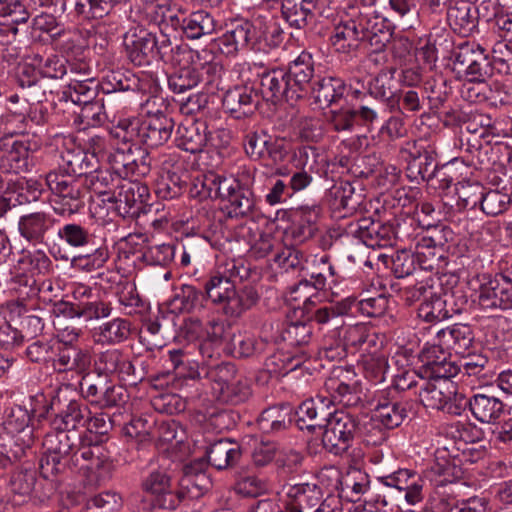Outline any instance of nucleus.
Returning a JSON list of instances; mask_svg holds the SVG:
<instances>
[{
	"label": "nucleus",
	"instance_id": "f257e3e1",
	"mask_svg": "<svg viewBox=\"0 0 512 512\" xmlns=\"http://www.w3.org/2000/svg\"><path fill=\"white\" fill-rule=\"evenodd\" d=\"M362 8L352 7L348 18L335 26L331 35V43L336 51L350 53L367 44L372 51L380 52L390 42L392 32L385 19L375 14L369 7L373 0Z\"/></svg>",
	"mask_w": 512,
	"mask_h": 512
},
{
	"label": "nucleus",
	"instance_id": "f03ea898",
	"mask_svg": "<svg viewBox=\"0 0 512 512\" xmlns=\"http://www.w3.org/2000/svg\"><path fill=\"white\" fill-rule=\"evenodd\" d=\"M82 438L75 430L54 428L44 436L43 454L40 459V474L45 479H53L65 472L69 458Z\"/></svg>",
	"mask_w": 512,
	"mask_h": 512
},
{
	"label": "nucleus",
	"instance_id": "7ed1b4c3",
	"mask_svg": "<svg viewBox=\"0 0 512 512\" xmlns=\"http://www.w3.org/2000/svg\"><path fill=\"white\" fill-rule=\"evenodd\" d=\"M173 129V119L158 112L142 122L137 119L119 121L115 135L123 141H134L138 146L143 144L148 148H157L171 138Z\"/></svg>",
	"mask_w": 512,
	"mask_h": 512
},
{
	"label": "nucleus",
	"instance_id": "20e7f679",
	"mask_svg": "<svg viewBox=\"0 0 512 512\" xmlns=\"http://www.w3.org/2000/svg\"><path fill=\"white\" fill-rule=\"evenodd\" d=\"M45 182L52 194L51 203L56 214L70 217L84 207V186L77 177L53 170L46 174Z\"/></svg>",
	"mask_w": 512,
	"mask_h": 512
},
{
	"label": "nucleus",
	"instance_id": "39448f33",
	"mask_svg": "<svg viewBox=\"0 0 512 512\" xmlns=\"http://www.w3.org/2000/svg\"><path fill=\"white\" fill-rule=\"evenodd\" d=\"M175 141L180 149L196 154L225 147L229 135L225 130L210 131L204 121L186 120L178 126Z\"/></svg>",
	"mask_w": 512,
	"mask_h": 512
},
{
	"label": "nucleus",
	"instance_id": "423d86ee",
	"mask_svg": "<svg viewBox=\"0 0 512 512\" xmlns=\"http://www.w3.org/2000/svg\"><path fill=\"white\" fill-rule=\"evenodd\" d=\"M323 427V446L334 455L347 452L354 439L361 434L358 417L343 410L331 412Z\"/></svg>",
	"mask_w": 512,
	"mask_h": 512
},
{
	"label": "nucleus",
	"instance_id": "0eeeda50",
	"mask_svg": "<svg viewBox=\"0 0 512 512\" xmlns=\"http://www.w3.org/2000/svg\"><path fill=\"white\" fill-rule=\"evenodd\" d=\"M256 32V20H233L226 32L217 39L218 48L228 56H234L240 51H261L264 45H259V36Z\"/></svg>",
	"mask_w": 512,
	"mask_h": 512
},
{
	"label": "nucleus",
	"instance_id": "6e6552de",
	"mask_svg": "<svg viewBox=\"0 0 512 512\" xmlns=\"http://www.w3.org/2000/svg\"><path fill=\"white\" fill-rule=\"evenodd\" d=\"M419 401L426 407L441 410L452 415H459L462 410V396L457 395L456 388L451 381H431L426 378L422 381L421 389L416 392Z\"/></svg>",
	"mask_w": 512,
	"mask_h": 512
},
{
	"label": "nucleus",
	"instance_id": "1a4fd4ad",
	"mask_svg": "<svg viewBox=\"0 0 512 512\" xmlns=\"http://www.w3.org/2000/svg\"><path fill=\"white\" fill-rule=\"evenodd\" d=\"M36 148L37 144L28 139L5 134L0 137V168L15 174L29 171Z\"/></svg>",
	"mask_w": 512,
	"mask_h": 512
},
{
	"label": "nucleus",
	"instance_id": "9d476101",
	"mask_svg": "<svg viewBox=\"0 0 512 512\" xmlns=\"http://www.w3.org/2000/svg\"><path fill=\"white\" fill-rule=\"evenodd\" d=\"M454 63L471 82H484L492 73L487 50L476 42L460 44L454 52Z\"/></svg>",
	"mask_w": 512,
	"mask_h": 512
},
{
	"label": "nucleus",
	"instance_id": "9b49d317",
	"mask_svg": "<svg viewBox=\"0 0 512 512\" xmlns=\"http://www.w3.org/2000/svg\"><path fill=\"white\" fill-rule=\"evenodd\" d=\"M144 491L153 495L154 506L174 510L185 498V493L161 470L152 471L142 482Z\"/></svg>",
	"mask_w": 512,
	"mask_h": 512
},
{
	"label": "nucleus",
	"instance_id": "f8f14e48",
	"mask_svg": "<svg viewBox=\"0 0 512 512\" xmlns=\"http://www.w3.org/2000/svg\"><path fill=\"white\" fill-rule=\"evenodd\" d=\"M377 481L399 494L404 493V499L408 505H417L424 499L425 481L416 471L400 468L390 474L378 476Z\"/></svg>",
	"mask_w": 512,
	"mask_h": 512
},
{
	"label": "nucleus",
	"instance_id": "ddd939ff",
	"mask_svg": "<svg viewBox=\"0 0 512 512\" xmlns=\"http://www.w3.org/2000/svg\"><path fill=\"white\" fill-rule=\"evenodd\" d=\"M123 45L127 58L136 66H146L157 59V37L145 29L127 31Z\"/></svg>",
	"mask_w": 512,
	"mask_h": 512
},
{
	"label": "nucleus",
	"instance_id": "4468645a",
	"mask_svg": "<svg viewBox=\"0 0 512 512\" xmlns=\"http://www.w3.org/2000/svg\"><path fill=\"white\" fill-rule=\"evenodd\" d=\"M377 120V110L368 105H360L357 108L341 105L338 108L331 109L328 117L329 125L336 132H352L357 124L369 128Z\"/></svg>",
	"mask_w": 512,
	"mask_h": 512
},
{
	"label": "nucleus",
	"instance_id": "2eb2a0df",
	"mask_svg": "<svg viewBox=\"0 0 512 512\" xmlns=\"http://www.w3.org/2000/svg\"><path fill=\"white\" fill-rule=\"evenodd\" d=\"M478 304L483 310L512 309V280L498 274L483 283L479 289Z\"/></svg>",
	"mask_w": 512,
	"mask_h": 512
},
{
	"label": "nucleus",
	"instance_id": "dca6fc26",
	"mask_svg": "<svg viewBox=\"0 0 512 512\" xmlns=\"http://www.w3.org/2000/svg\"><path fill=\"white\" fill-rule=\"evenodd\" d=\"M31 419V414L27 409L16 406L11 409L5 421V429L14 438V447L20 449V452L15 451L13 453L16 459H20L25 455L26 450L30 449L34 443L36 436Z\"/></svg>",
	"mask_w": 512,
	"mask_h": 512
},
{
	"label": "nucleus",
	"instance_id": "f3484780",
	"mask_svg": "<svg viewBox=\"0 0 512 512\" xmlns=\"http://www.w3.org/2000/svg\"><path fill=\"white\" fill-rule=\"evenodd\" d=\"M123 142L121 147L115 148L108 156L110 169L115 176L120 179H130L147 175V167L137 164L136 153H140V147L134 141Z\"/></svg>",
	"mask_w": 512,
	"mask_h": 512
},
{
	"label": "nucleus",
	"instance_id": "a211bd4d",
	"mask_svg": "<svg viewBox=\"0 0 512 512\" xmlns=\"http://www.w3.org/2000/svg\"><path fill=\"white\" fill-rule=\"evenodd\" d=\"M149 197V189L146 184L137 179H121L109 198H103V202L115 204V210L120 215L130 213L137 204H142Z\"/></svg>",
	"mask_w": 512,
	"mask_h": 512
},
{
	"label": "nucleus",
	"instance_id": "6ab92c4d",
	"mask_svg": "<svg viewBox=\"0 0 512 512\" xmlns=\"http://www.w3.org/2000/svg\"><path fill=\"white\" fill-rule=\"evenodd\" d=\"M260 93L264 100L274 104L282 100L293 101L299 99L286 75V71L283 69H273L262 74Z\"/></svg>",
	"mask_w": 512,
	"mask_h": 512
},
{
	"label": "nucleus",
	"instance_id": "aec40b11",
	"mask_svg": "<svg viewBox=\"0 0 512 512\" xmlns=\"http://www.w3.org/2000/svg\"><path fill=\"white\" fill-rule=\"evenodd\" d=\"M90 363L91 357L88 350L77 345H59L53 358L52 367L59 375L72 373L80 376L89 368Z\"/></svg>",
	"mask_w": 512,
	"mask_h": 512
},
{
	"label": "nucleus",
	"instance_id": "412c9836",
	"mask_svg": "<svg viewBox=\"0 0 512 512\" xmlns=\"http://www.w3.org/2000/svg\"><path fill=\"white\" fill-rule=\"evenodd\" d=\"M99 374L117 378L119 381L135 383V368L127 354L119 349H108L99 354L96 361Z\"/></svg>",
	"mask_w": 512,
	"mask_h": 512
},
{
	"label": "nucleus",
	"instance_id": "4be33fe9",
	"mask_svg": "<svg viewBox=\"0 0 512 512\" xmlns=\"http://www.w3.org/2000/svg\"><path fill=\"white\" fill-rule=\"evenodd\" d=\"M324 393L318 394L315 398L303 401L297 411V424L300 429L313 430L316 427H323L330 415V406L327 403Z\"/></svg>",
	"mask_w": 512,
	"mask_h": 512
},
{
	"label": "nucleus",
	"instance_id": "5701e85b",
	"mask_svg": "<svg viewBox=\"0 0 512 512\" xmlns=\"http://www.w3.org/2000/svg\"><path fill=\"white\" fill-rule=\"evenodd\" d=\"M352 233L367 247L373 249L390 247L395 241L394 231L391 225L370 221L369 219L358 221Z\"/></svg>",
	"mask_w": 512,
	"mask_h": 512
},
{
	"label": "nucleus",
	"instance_id": "b1692460",
	"mask_svg": "<svg viewBox=\"0 0 512 512\" xmlns=\"http://www.w3.org/2000/svg\"><path fill=\"white\" fill-rule=\"evenodd\" d=\"M224 197L227 202L225 209L229 218H244L252 214L256 207V199L252 190L234 178V183Z\"/></svg>",
	"mask_w": 512,
	"mask_h": 512
},
{
	"label": "nucleus",
	"instance_id": "393cba45",
	"mask_svg": "<svg viewBox=\"0 0 512 512\" xmlns=\"http://www.w3.org/2000/svg\"><path fill=\"white\" fill-rule=\"evenodd\" d=\"M171 24L180 28L189 39H199L215 31L214 18L206 11L199 10L187 16H170Z\"/></svg>",
	"mask_w": 512,
	"mask_h": 512
},
{
	"label": "nucleus",
	"instance_id": "a878e982",
	"mask_svg": "<svg viewBox=\"0 0 512 512\" xmlns=\"http://www.w3.org/2000/svg\"><path fill=\"white\" fill-rule=\"evenodd\" d=\"M453 295L445 293L437 295L432 289V295L423 301L418 308V316L426 322H438L461 312V307L455 305Z\"/></svg>",
	"mask_w": 512,
	"mask_h": 512
},
{
	"label": "nucleus",
	"instance_id": "bb28decb",
	"mask_svg": "<svg viewBox=\"0 0 512 512\" xmlns=\"http://www.w3.org/2000/svg\"><path fill=\"white\" fill-rule=\"evenodd\" d=\"M407 417L406 404L389 397V392H383L375 406L373 423H378L386 429H394L402 424Z\"/></svg>",
	"mask_w": 512,
	"mask_h": 512
},
{
	"label": "nucleus",
	"instance_id": "cd10ccee",
	"mask_svg": "<svg viewBox=\"0 0 512 512\" xmlns=\"http://www.w3.org/2000/svg\"><path fill=\"white\" fill-rule=\"evenodd\" d=\"M223 107L235 118L252 114L257 107V93L248 86H235L224 94Z\"/></svg>",
	"mask_w": 512,
	"mask_h": 512
},
{
	"label": "nucleus",
	"instance_id": "c85d7f7f",
	"mask_svg": "<svg viewBox=\"0 0 512 512\" xmlns=\"http://www.w3.org/2000/svg\"><path fill=\"white\" fill-rule=\"evenodd\" d=\"M286 75L291 82L298 98H302L310 89V83L314 76V61L309 52H301L289 63Z\"/></svg>",
	"mask_w": 512,
	"mask_h": 512
},
{
	"label": "nucleus",
	"instance_id": "c756f323",
	"mask_svg": "<svg viewBox=\"0 0 512 512\" xmlns=\"http://www.w3.org/2000/svg\"><path fill=\"white\" fill-rule=\"evenodd\" d=\"M55 219L48 213L39 211L22 215L18 222L20 235L30 243H43L47 232L53 227Z\"/></svg>",
	"mask_w": 512,
	"mask_h": 512
},
{
	"label": "nucleus",
	"instance_id": "7c9ffc66",
	"mask_svg": "<svg viewBox=\"0 0 512 512\" xmlns=\"http://www.w3.org/2000/svg\"><path fill=\"white\" fill-rule=\"evenodd\" d=\"M469 405V409L475 419L485 424H495L503 415L505 405L496 396L487 393H476L465 405Z\"/></svg>",
	"mask_w": 512,
	"mask_h": 512
},
{
	"label": "nucleus",
	"instance_id": "2f4dec72",
	"mask_svg": "<svg viewBox=\"0 0 512 512\" xmlns=\"http://www.w3.org/2000/svg\"><path fill=\"white\" fill-rule=\"evenodd\" d=\"M242 455L239 444L228 438L214 441L206 448V456L211 466L218 470L234 466Z\"/></svg>",
	"mask_w": 512,
	"mask_h": 512
},
{
	"label": "nucleus",
	"instance_id": "473e14b6",
	"mask_svg": "<svg viewBox=\"0 0 512 512\" xmlns=\"http://www.w3.org/2000/svg\"><path fill=\"white\" fill-rule=\"evenodd\" d=\"M315 101L322 107L341 104L351 90L346 83L336 77H324L312 88Z\"/></svg>",
	"mask_w": 512,
	"mask_h": 512
},
{
	"label": "nucleus",
	"instance_id": "72a5a7b5",
	"mask_svg": "<svg viewBox=\"0 0 512 512\" xmlns=\"http://www.w3.org/2000/svg\"><path fill=\"white\" fill-rule=\"evenodd\" d=\"M447 20L454 31L470 35L477 29V11L475 6L465 0H455L447 11Z\"/></svg>",
	"mask_w": 512,
	"mask_h": 512
},
{
	"label": "nucleus",
	"instance_id": "f704fd0d",
	"mask_svg": "<svg viewBox=\"0 0 512 512\" xmlns=\"http://www.w3.org/2000/svg\"><path fill=\"white\" fill-rule=\"evenodd\" d=\"M417 266L421 270H439L445 264V251L441 243H436L431 237L421 238L415 247Z\"/></svg>",
	"mask_w": 512,
	"mask_h": 512
},
{
	"label": "nucleus",
	"instance_id": "c9c22d12",
	"mask_svg": "<svg viewBox=\"0 0 512 512\" xmlns=\"http://www.w3.org/2000/svg\"><path fill=\"white\" fill-rule=\"evenodd\" d=\"M61 160L59 171L74 177L87 176L97 167V159L81 148L65 150L61 154Z\"/></svg>",
	"mask_w": 512,
	"mask_h": 512
},
{
	"label": "nucleus",
	"instance_id": "e433bc0d",
	"mask_svg": "<svg viewBox=\"0 0 512 512\" xmlns=\"http://www.w3.org/2000/svg\"><path fill=\"white\" fill-rule=\"evenodd\" d=\"M353 303L352 297H347L337 302L330 301L314 309H310L309 305L306 308L308 318L311 322L320 327L334 323L338 318L351 314V304Z\"/></svg>",
	"mask_w": 512,
	"mask_h": 512
},
{
	"label": "nucleus",
	"instance_id": "4c0bfd02",
	"mask_svg": "<svg viewBox=\"0 0 512 512\" xmlns=\"http://www.w3.org/2000/svg\"><path fill=\"white\" fill-rule=\"evenodd\" d=\"M131 334V323L124 318H114L95 328L93 337L100 344L115 345L126 341Z\"/></svg>",
	"mask_w": 512,
	"mask_h": 512
},
{
	"label": "nucleus",
	"instance_id": "58836bf2",
	"mask_svg": "<svg viewBox=\"0 0 512 512\" xmlns=\"http://www.w3.org/2000/svg\"><path fill=\"white\" fill-rule=\"evenodd\" d=\"M368 91L375 99L385 101L391 110H401L399 97H397L396 81L392 75L379 73L369 82Z\"/></svg>",
	"mask_w": 512,
	"mask_h": 512
},
{
	"label": "nucleus",
	"instance_id": "ea45409f",
	"mask_svg": "<svg viewBox=\"0 0 512 512\" xmlns=\"http://www.w3.org/2000/svg\"><path fill=\"white\" fill-rule=\"evenodd\" d=\"M289 405L272 406L265 409L258 418V426L263 433H276L285 430L291 424Z\"/></svg>",
	"mask_w": 512,
	"mask_h": 512
},
{
	"label": "nucleus",
	"instance_id": "a19ab883",
	"mask_svg": "<svg viewBox=\"0 0 512 512\" xmlns=\"http://www.w3.org/2000/svg\"><path fill=\"white\" fill-rule=\"evenodd\" d=\"M325 397L329 406L336 403L346 407L356 406L360 402V395L355 386H351L337 378H330L325 382Z\"/></svg>",
	"mask_w": 512,
	"mask_h": 512
},
{
	"label": "nucleus",
	"instance_id": "79ce46f5",
	"mask_svg": "<svg viewBox=\"0 0 512 512\" xmlns=\"http://www.w3.org/2000/svg\"><path fill=\"white\" fill-rule=\"evenodd\" d=\"M91 414L87 405L82 402L70 401L66 409L52 422L54 428L75 430L85 427L87 417Z\"/></svg>",
	"mask_w": 512,
	"mask_h": 512
},
{
	"label": "nucleus",
	"instance_id": "37998d69",
	"mask_svg": "<svg viewBox=\"0 0 512 512\" xmlns=\"http://www.w3.org/2000/svg\"><path fill=\"white\" fill-rule=\"evenodd\" d=\"M98 82L87 77L85 80L71 78L67 88L63 91V97L71 100L74 104L83 105L91 102L97 97Z\"/></svg>",
	"mask_w": 512,
	"mask_h": 512
},
{
	"label": "nucleus",
	"instance_id": "c03bdc74",
	"mask_svg": "<svg viewBox=\"0 0 512 512\" xmlns=\"http://www.w3.org/2000/svg\"><path fill=\"white\" fill-rule=\"evenodd\" d=\"M99 452L100 447L98 445L85 444L80 440L77 447L71 453L68 466L84 473L92 472L101 464Z\"/></svg>",
	"mask_w": 512,
	"mask_h": 512
},
{
	"label": "nucleus",
	"instance_id": "a18cd8bd",
	"mask_svg": "<svg viewBox=\"0 0 512 512\" xmlns=\"http://www.w3.org/2000/svg\"><path fill=\"white\" fill-rule=\"evenodd\" d=\"M288 496L294 499L298 509L307 512H313L323 500L321 488L312 483H300L291 486L288 490Z\"/></svg>",
	"mask_w": 512,
	"mask_h": 512
},
{
	"label": "nucleus",
	"instance_id": "49530a36",
	"mask_svg": "<svg viewBox=\"0 0 512 512\" xmlns=\"http://www.w3.org/2000/svg\"><path fill=\"white\" fill-rule=\"evenodd\" d=\"M201 82L197 63L180 67L168 77V86L175 93H183L196 87Z\"/></svg>",
	"mask_w": 512,
	"mask_h": 512
},
{
	"label": "nucleus",
	"instance_id": "de8ad7c7",
	"mask_svg": "<svg viewBox=\"0 0 512 512\" xmlns=\"http://www.w3.org/2000/svg\"><path fill=\"white\" fill-rule=\"evenodd\" d=\"M258 301V295L253 288H244L240 291L233 289L224 301V312L231 317H238L244 311L250 309Z\"/></svg>",
	"mask_w": 512,
	"mask_h": 512
},
{
	"label": "nucleus",
	"instance_id": "09e8293b",
	"mask_svg": "<svg viewBox=\"0 0 512 512\" xmlns=\"http://www.w3.org/2000/svg\"><path fill=\"white\" fill-rule=\"evenodd\" d=\"M341 491L346 494L351 501H357L360 496L368 492L370 488L369 475L357 468L350 469L341 481Z\"/></svg>",
	"mask_w": 512,
	"mask_h": 512
},
{
	"label": "nucleus",
	"instance_id": "8fccbe9b",
	"mask_svg": "<svg viewBox=\"0 0 512 512\" xmlns=\"http://www.w3.org/2000/svg\"><path fill=\"white\" fill-rule=\"evenodd\" d=\"M52 261L42 250L23 251L18 260V269L29 275H45L50 272Z\"/></svg>",
	"mask_w": 512,
	"mask_h": 512
},
{
	"label": "nucleus",
	"instance_id": "3c124183",
	"mask_svg": "<svg viewBox=\"0 0 512 512\" xmlns=\"http://www.w3.org/2000/svg\"><path fill=\"white\" fill-rule=\"evenodd\" d=\"M236 369L232 363H215L206 368L205 375L211 381V389L215 398L223 393L224 388L235 378Z\"/></svg>",
	"mask_w": 512,
	"mask_h": 512
},
{
	"label": "nucleus",
	"instance_id": "603ef678",
	"mask_svg": "<svg viewBox=\"0 0 512 512\" xmlns=\"http://www.w3.org/2000/svg\"><path fill=\"white\" fill-rule=\"evenodd\" d=\"M87 181L90 189L98 195H102L105 198H109V195L113 193L112 188L116 187L120 182V178L115 176L113 171L109 169H99V166L89 173Z\"/></svg>",
	"mask_w": 512,
	"mask_h": 512
},
{
	"label": "nucleus",
	"instance_id": "864d4df0",
	"mask_svg": "<svg viewBox=\"0 0 512 512\" xmlns=\"http://www.w3.org/2000/svg\"><path fill=\"white\" fill-rule=\"evenodd\" d=\"M234 177H225L217 174L205 175L201 182V190L198 194L201 198L224 199L229 189H232Z\"/></svg>",
	"mask_w": 512,
	"mask_h": 512
},
{
	"label": "nucleus",
	"instance_id": "5fc2aeb1",
	"mask_svg": "<svg viewBox=\"0 0 512 512\" xmlns=\"http://www.w3.org/2000/svg\"><path fill=\"white\" fill-rule=\"evenodd\" d=\"M211 488V480L205 472H196L194 467L187 468L184 477L180 482V489L185 497L195 498Z\"/></svg>",
	"mask_w": 512,
	"mask_h": 512
},
{
	"label": "nucleus",
	"instance_id": "6e6d98bb",
	"mask_svg": "<svg viewBox=\"0 0 512 512\" xmlns=\"http://www.w3.org/2000/svg\"><path fill=\"white\" fill-rule=\"evenodd\" d=\"M437 163L432 151H418L417 155H413L409 162L408 170L411 174H417L422 180L429 181L434 177H438L436 173Z\"/></svg>",
	"mask_w": 512,
	"mask_h": 512
},
{
	"label": "nucleus",
	"instance_id": "4d7b16f0",
	"mask_svg": "<svg viewBox=\"0 0 512 512\" xmlns=\"http://www.w3.org/2000/svg\"><path fill=\"white\" fill-rule=\"evenodd\" d=\"M256 28V34L259 36V45H264L262 51H265L266 48L278 47L283 42L284 32L276 21H264L258 18L256 19Z\"/></svg>",
	"mask_w": 512,
	"mask_h": 512
},
{
	"label": "nucleus",
	"instance_id": "13d9d810",
	"mask_svg": "<svg viewBox=\"0 0 512 512\" xmlns=\"http://www.w3.org/2000/svg\"><path fill=\"white\" fill-rule=\"evenodd\" d=\"M58 238L71 247H84L93 243L94 236L80 224L67 223L57 232Z\"/></svg>",
	"mask_w": 512,
	"mask_h": 512
},
{
	"label": "nucleus",
	"instance_id": "bf43d9fd",
	"mask_svg": "<svg viewBox=\"0 0 512 512\" xmlns=\"http://www.w3.org/2000/svg\"><path fill=\"white\" fill-rule=\"evenodd\" d=\"M6 190L16 193L18 195L16 201L21 204L23 202L37 200L42 193V186L36 180L19 177L15 180H9Z\"/></svg>",
	"mask_w": 512,
	"mask_h": 512
},
{
	"label": "nucleus",
	"instance_id": "052dcab7",
	"mask_svg": "<svg viewBox=\"0 0 512 512\" xmlns=\"http://www.w3.org/2000/svg\"><path fill=\"white\" fill-rule=\"evenodd\" d=\"M203 294L192 285H182L171 301L173 309L180 312H192L202 307Z\"/></svg>",
	"mask_w": 512,
	"mask_h": 512
},
{
	"label": "nucleus",
	"instance_id": "680f3d73",
	"mask_svg": "<svg viewBox=\"0 0 512 512\" xmlns=\"http://www.w3.org/2000/svg\"><path fill=\"white\" fill-rule=\"evenodd\" d=\"M362 367L365 378L374 384L382 383L385 380L389 368L387 357L380 353L365 356Z\"/></svg>",
	"mask_w": 512,
	"mask_h": 512
},
{
	"label": "nucleus",
	"instance_id": "e2e57ef3",
	"mask_svg": "<svg viewBox=\"0 0 512 512\" xmlns=\"http://www.w3.org/2000/svg\"><path fill=\"white\" fill-rule=\"evenodd\" d=\"M234 283L229 277L215 274L205 284V292L207 297L217 304H223L229 294L233 293Z\"/></svg>",
	"mask_w": 512,
	"mask_h": 512
},
{
	"label": "nucleus",
	"instance_id": "0e129e2a",
	"mask_svg": "<svg viewBox=\"0 0 512 512\" xmlns=\"http://www.w3.org/2000/svg\"><path fill=\"white\" fill-rule=\"evenodd\" d=\"M510 204V197L508 194L503 193L499 190H483L480 208L481 210L490 216H497L503 213Z\"/></svg>",
	"mask_w": 512,
	"mask_h": 512
},
{
	"label": "nucleus",
	"instance_id": "69168bd1",
	"mask_svg": "<svg viewBox=\"0 0 512 512\" xmlns=\"http://www.w3.org/2000/svg\"><path fill=\"white\" fill-rule=\"evenodd\" d=\"M352 298L351 313L355 309L368 317H380L384 315L388 308V298L384 294L361 300H357L355 297Z\"/></svg>",
	"mask_w": 512,
	"mask_h": 512
},
{
	"label": "nucleus",
	"instance_id": "338daca9",
	"mask_svg": "<svg viewBox=\"0 0 512 512\" xmlns=\"http://www.w3.org/2000/svg\"><path fill=\"white\" fill-rule=\"evenodd\" d=\"M112 304L103 300H88L79 303V319L85 322L107 318L112 313Z\"/></svg>",
	"mask_w": 512,
	"mask_h": 512
},
{
	"label": "nucleus",
	"instance_id": "774afa93",
	"mask_svg": "<svg viewBox=\"0 0 512 512\" xmlns=\"http://www.w3.org/2000/svg\"><path fill=\"white\" fill-rule=\"evenodd\" d=\"M108 382L101 374L95 377L84 376L80 382V388L85 398L100 406Z\"/></svg>",
	"mask_w": 512,
	"mask_h": 512
}]
</instances>
